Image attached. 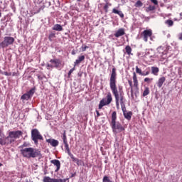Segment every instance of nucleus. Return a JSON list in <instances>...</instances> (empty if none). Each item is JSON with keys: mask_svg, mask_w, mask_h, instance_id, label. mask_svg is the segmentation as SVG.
<instances>
[{"mask_svg": "<svg viewBox=\"0 0 182 182\" xmlns=\"http://www.w3.org/2000/svg\"><path fill=\"white\" fill-rule=\"evenodd\" d=\"M21 154L26 159H42V152L41 149L36 148H25L20 150Z\"/></svg>", "mask_w": 182, "mask_h": 182, "instance_id": "1", "label": "nucleus"}, {"mask_svg": "<svg viewBox=\"0 0 182 182\" xmlns=\"http://www.w3.org/2000/svg\"><path fill=\"white\" fill-rule=\"evenodd\" d=\"M117 113L116 111H114L112 113L111 122H109L110 127L112 128V132L116 135L119 134V133H122V132H124V127L119 122H117Z\"/></svg>", "mask_w": 182, "mask_h": 182, "instance_id": "2", "label": "nucleus"}, {"mask_svg": "<svg viewBox=\"0 0 182 182\" xmlns=\"http://www.w3.org/2000/svg\"><path fill=\"white\" fill-rule=\"evenodd\" d=\"M31 140L34 141V144H36V146L39 144V141H43V136L41 134V132H39L38 129H33L31 130Z\"/></svg>", "mask_w": 182, "mask_h": 182, "instance_id": "3", "label": "nucleus"}, {"mask_svg": "<svg viewBox=\"0 0 182 182\" xmlns=\"http://www.w3.org/2000/svg\"><path fill=\"white\" fill-rule=\"evenodd\" d=\"M117 76L116 68H113L109 78V87L111 90H117V86L116 85V83H117V81L116 80V79H117Z\"/></svg>", "mask_w": 182, "mask_h": 182, "instance_id": "4", "label": "nucleus"}, {"mask_svg": "<svg viewBox=\"0 0 182 182\" xmlns=\"http://www.w3.org/2000/svg\"><path fill=\"white\" fill-rule=\"evenodd\" d=\"M112 100L113 98L112 97V93L108 92V94L106 96V98H103L100 101L98 109H103V107L110 105Z\"/></svg>", "mask_w": 182, "mask_h": 182, "instance_id": "5", "label": "nucleus"}, {"mask_svg": "<svg viewBox=\"0 0 182 182\" xmlns=\"http://www.w3.org/2000/svg\"><path fill=\"white\" fill-rule=\"evenodd\" d=\"M36 92V87H32L31 90L27 91L26 93H24L21 97V100H31L32 97H33V95H35V92Z\"/></svg>", "mask_w": 182, "mask_h": 182, "instance_id": "6", "label": "nucleus"}, {"mask_svg": "<svg viewBox=\"0 0 182 182\" xmlns=\"http://www.w3.org/2000/svg\"><path fill=\"white\" fill-rule=\"evenodd\" d=\"M22 134H23V132H22V131H20V130L11 131L9 133V136H7L5 138L6 141V140H9V139H19V137H21Z\"/></svg>", "mask_w": 182, "mask_h": 182, "instance_id": "7", "label": "nucleus"}, {"mask_svg": "<svg viewBox=\"0 0 182 182\" xmlns=\"http://www.w3.org/2000/svg\"><path fill=\"white\" fill-rule=\"evenodd\" d=\"M151 35H153L151 29L144 30L141 33V36L143 37L144 42H147V39H149V38L151 39Z\"/></svg>", "mask_w": 182, "mask_h": 182, "instance_id": "8", "label": "nucleus"}, {"mask_svg": "<svg viewBox=\"0 0 182 182\" xmlns=\"http://www.w3.org/2000/svg\"><path fill=\"white\" fill-rule=\"evenodd\" d=\"M15 42V38L14 37H5L2 45L4 46H9V45H12Z\"/></svg>", "mask_w": 182, "mask_h": 182, "instance_id": "9", "label": "nucleus"}, {"mask_svg": "<svg viewBox=\"0 0 182 182\" xmlns=\"http://www.w3.org/2000/svg\"><path fill=\"white\" fill-rule=\"evenodd\" d=\"M0 146H6V144L8 143L6 142V138L4 139L5 134H4V129H2V128H0Z\"/></svg>", "mask_w": 182, "mask_h": 182, "instance_id": "10", "label": "nucleus"}, {"mask_svg": "<svg viewBox=\"0 0 182 182\" xmlns=\"http://www.w3.org/2000/svg\"><path fill=\"white\" fill-rule=\"evenodd\" d=\"M46 142L48 143V144H50L52 147H58L59 146V141L50 138L48 139H46Z\"/></svg>", "mask_w": 182, "mask_h": 182, "instance_id": "11", "label": "nucleus"}, {"mask_svg": "<svg viewBox=\"0 0 182 182\" xmlns=\"http://www.w3.org/2000/svg\"><path fill=\"white\" fill-rule=\"evenodd\" d=\"M112 92L115 97L117 109H119V100L120 99V97L119 96V91H117V90H112Z\"/></svg>", "mask_w": 182, "mask_h": 182, "instance_id": "12", "label": "nucleus"}, {"mask_svg": "<svg viewBox=\"0 0 182 182\" xmlns=\"http://www.w3.org/2000/svg\"><path fill=\"white\" fill-rule=\"evenodd\" d=\"M51 164H54L56 166V169L55 170V173H58L59 170H60V161L58 159H53L50 161Z\"/></svg>", "mask_w": 182, "mask_h": 182, "instance_id": "13", "label": "nucleus"}, {"mask_svg": "<svg viewBox=\"0 0 182 182\" xmlns=\"http://www.w3.org/2000/svg\"><path fill=\"white\" fill-rule=\"evenodd\" d=\"M123 35H124V28H119L114 33L116 38H120V36H123Z\"/></svg>", "mask_w": 182, "mask_h": 182, "instance_id": "14", "label": "nucleus"}, {"mask_svg": "<svg viewBox=\"0 0 182 182\" xmlns=\"http://www.w3.org/2000/svg\"><path fill=\"white\" fill-rule=\"evenodd\" d=\"M124 119L127 120H132V116H133V112L132 111H129L123 114Z\"/></svg>", "mask_w": 182, "mask_h": 182, "instance_id": "15", "label": "nucleus"}, {"mask_svg": "<svg viewBox=\"0 0 182 182\" xmlns=\"http://www.w3.org/2000/svg\"><path fill=\"white\" fill-rule=\"evenodd\" d=\"M133 80H134V86L136 89H139V81L137 80V75H136V73H133Z\"/></svg>", "mask_w": 182, "mask_h": 182, "instance_id": "16", "label": "nucleus"}, {"mask_svg": "<svg viewBox=\"0 0 182 182\" xmlns=\"http://www.w3.org/2000/svg\"><path fill=\"white\" fill-rule=\"evenodd\" d=\"M50 62V63H54L55 68H59V65H60V60L57 58L51 59Z\"/></svg>", "mask_w": 182, "mask_h": 182, "instance_id": "17", "label": "nucleus"}, {"mask_svg": "<svg viewBox=\"0 0 182 182\" xmlns=\"http://www.w3.org/2000/svg\"><path fill=\"white\" fill-rule=\"evenodd\" d=\"M83 60H85V55L79 56L78 58L74 63L75 66H76V65H79L80 63H82V62H83Z\"/></svg>", "mask_w": 182, "mask_h": 182, "instance_id": "18", "label": "nucleus"}, {"mask_svg": "<svg viewBox=\"0 0 182 182\" xmlns=\"http://www.w3.org/2000/svg\"><path fill=\"white\" fill-rule=\"evenodd\" d=\"M165 82H166L165 77H161V78H159L157 83L158 87H161V86H163V83H164Z\"/></svg>", "mask_w": 182, "mask_h": 182, "instance_id": "19", "label": "nucleus"}, {"mask_svg": "<svg viewBox=\"0 0 182 182\" xmlns=\"http://www.w3.org/2000/svg\"><path fill=\"white\" fill-rule=\"evenodd\" d=\"M159 72H160V70L159 69L158 67L154 66L151 68V73H153V75H154V76H158Z\"/></svg>", "mask_w": 182, "mask_h": 182, "instance_id": "20", "label": "nucleus"}, {"mask_svg": "<svg viewBox=\"0 0 182 182\" xmlns=\"http://www.w3.org/2000/svg\"><path fill=\"white\" fill-rule=\"evenodd\" d=\"M53 30L58 31V32H60V31H63V28L60 24H55L53 27Z\"/></svg>", "mask_w": 182, "mask_h": 182, "instance_id": "21", "label": "nucleus"}, {"mask_svg": "<svg viewBox=\"0 0 182 182\" xmlns=\"http://www.w3.org/2000/svg\"><path fill=\"white\" fill-rule=\"evenodd\" d=\"M113 14H116L117 15H119L120 18H124V14H123V12L117 10L116 9H112Z\"/></svg>", "mask_w": 182, "mask_h": 182, "instance_id": "22", "label": "nucleus"}, {"mask_svg": "<svg viewBox=\"0 0 182 182\" xmlns=\"http://www.w3.org/2000/svg\"><path fill=\"white\" fill-rule=\"evenodd\" d=\"M148 95H150V88H149L148 87H145V90L143 92L142 96L144 97H146V96H147Z\"/></svg>", "mask_w": 182, "mask_h": 182, "instance_id": "23", "label": "nucleus"}, {"mask_svg": "<svg viewBox=\"0 0 182 182\" xmlns=\"http://www.w3.org/2000/svg\"><path fill=\"white\" fill-rule=\"evenodd\" d=\"M124 53H127V55H133L132 53V47L130 46H126L125 47V50H124Z\"/></svg>", "mask_w": 182, "mask_h": 182, "instance_id": "24", "label": "nucleus"}, {"mask_svg": "<svg viewBox=\"0 0 182 182\" xmlns=\"http://www.w3.org/2000/svg\"><path fill=\"white\" fill-rule=\"evenodd\" d=\"M62 139L64 144H68V139L66 137V131H64L63 134Z\"/></svg>", "mask_w": 182, "mask_h": 182, "instance_id": "25", "label": "nucleus"}, {"mask_svg": "<svg viewBox=\"0 0 182 182\" xmlns=\"http://www.w3.org/2000/svg\"><path fill=\"white\" fill-rule=\"evenodd\" d=\"M31 144L28 142H23V144L19 146V149H23V147H30Z\"/></svg>", "mask_w": 182, "mask_h": 182, "instance_id": "26", "label": "nucleus"}, {"mask_svg": "<svg viewBox=\"0 0 182 182\" xmlns=\"http://www.w3.org/2000/svg\"><path fill=\"white\" fill-rule=\"evenodd\" d=\"M118 90H119L118 95L119 93V96H122V95H123V86L119 85L118 86Z\"/></svg>", "mask_w": 182, "mask_h": 182, "instance_id": "27", "label": "nucleus"}, {"mask_svg": "<svg viewBox=\"0 0 182 182\" xmlns=\"http://www.w3.org/2000/svg\"><path fill=\"white\" fill-rule=\"evenodd\" d=\"M52 178L49 176H44L43 181V182H51Z\"/></svg>", "mask_w": 182, "mask_h": 182, "instance_id": "28", "label": "nucleus"}, {"mask_svg": "<svg viewBox=\"0 0 182 182\" xmlns=\"http://www.w3.org/2000/svg\"><path fill=\"white\" fill-rule=\"evenodd\" d=\"M136 8H140L143 6V3H141L140 1H137L136 3L135 4Z\"/></svg>", "mask_w": 182, "mask_h": 182, "instance_id": "29", "label": "nucleus"}, {"mask_svg": "<svg viewBox=\"0 0 182 182\" xmlns=\"http://www.w3.org/2000/svg\"><path fill=\"white\" fill-rule=\"evenodd\" d=\"M154 9H156V6H149L146 9V11H147V12H150V11H154Z\"/></svg>", "mask_w": 182, "mask_h": 182, "instance_id": "30", "label": "nucleus"}, {"mask_svg": "<svg viewBox=\"0 0 182 182\" xmlns=\"http://www.w3.org/2000/svg\"><path fill=\"white\" fill-rule=\"evenodd\" d=\"M136 73H138L139 75H141L142 76L143 72H141V69L139 68L138 66L136 67Z\"/></svg>", "mask_w": 182, "mask_h": 182, "instance_id": "31", "label": "nucleus"}, {"mask_svg": "<svg viewBox=\"0 0 182 182\" xmlns=\"http://www.w3.org/2000/svg\"><path fill=\"white\" fill-rule=\"evenodd\" d=\"M74 163H76L78 166H80V163H82V160L75 158V160L73 161Z\"/></svg>", "mask_w": 182, "mask_h": 182, "instance_id": "32", "label": "nucleus"}, {"mask_svg": "<svg viewBox=\"0 0 182 182\" xmlns=\"http://www.w3.org/2000/svg\"><path fill=\"white\" fill-rule=\"evenodd\" d=\"M165 23H166V25H168V26H173V24L174 23L172 20H167V21H166Z\"/></svg>", "mask_w": 182, "mask_h": 182, "instance_id": "33", "label": "nucleus"}, {"mask_svg": "<svg viewBox=\"0 0 182 182\" xmlns=\"http://www.w3.org/2000/svg\"><path fill=\"white\" fill-rule=\"evenodd\" d=\"M65 147V152L70 153V149H69V144H64Z\"/></svg>", "mask_w": 182, "mask_h": 182, "instance_id": "34", "label": "nucleus"}, {"mask_svg": "<svg viewBox=\"0 0 182 182\" xmlns=\"http://www.w3.org/2000/svg\"><path fill=\"white\" fill-rule=\"evenodd\" d=\"M121 108H122V110L123 112V114H124V113L127 112V110L126 109V105L125 104L122 105Z\"/></svg>", "mask_w": 182, "mask_h": 182, "instance_id": "35", "label": "nucleus"}, {"mask_svg": "<svg viewBox=\"0 0 182 182\" xmlns=\"http://www.w3.org/2000/svg\"><path fill=\"white\" fill-rule=\"evenodd\" d=\"M68 154L70 157V159L73 160V161L76 159V157H75V156H73V154H72V152H68Z\"/></svg>", "mask_w": 182, "mask_h": 182, "instance_id": "36", "label": "nucleus"}, {"mask_svg": "<svg viewBox=\"0 0 182 182\" xmlns=\"http://www.w3.org/2000/svg\"><path fill=\"white\" fill-rule=\"evenodd\" d=\"M68 154L70 157V159L73 160V161L76 159V157H75V156H73V154H72V152H68Z\"/></svg>", "mask_w": 182, "mask_h": 182, "instance_id": "37", "label": "nucleus"}, {"mask_svg": "<svg viewBox=\"0 0 182 182\" xmlns=\"http://www.w3.org/2000/svg\"><path fill=\"white\" fill-rule=\"evenodd\" d=\"M74 70H75V67L69 70L68 74V77H70V75H72V73H73Z\"/></svg>", "mask_w": 182, "mask_h": 182, "instance_id": "38", "label": "nucleus"}, {"mask_svg": "<svg viewBox=\"0 0 182 182\" xmlns=\"http://www.w3.org/2000/svg\"><path fill=\"white\" fill-rule=\"evenodd\" d=\"M1 75H5V76H12V73L4 72L2 71Z\"/></svg>", "mask_w": 182, "mask_h": 182, "instance_id": "39", "label": "nucleus"}, {"mask_svg": "<svg viewBox=\"0 0 182 182\" xmlns=\"http://www.w3.org/2000/svg\"><path fill=\"white\" fill-rule=\"evenodd\" d=\"M151 80H153V78H149V77H146L144 80V81L146 82V83H150V82H151Z\"/></svg>", "mask_w": 182, "mask_h": 182, "instance_id": "40", "label": "nucleus"}, {"mask_svg": "<svg viewBox=\"0 0 182 182\" xmlns=\"http://www.w3.org/2000/svg\"><path fill=\"white\" fill-rule=\"evenodd\" d=\"M14 141H15V139H9V140H6V143L7 144H6V145H7V144H12V143H14Z\"/></svg>", "mask_w": 182, "mask_h": 182, "instance_id": "41", "label": "nucleus"}, {"mask_svg": "<svg viewBox=\"0 0 182 182\" xmlns=\"http://www.w3.org/2000/svg\"><path fill=\"white\" fill-rule=\"evenodd\" d=\"M131 97L132 100H134V92L133 91V88H131Z\"/></svg>", "mask_w": 182, "mask_h": 182, "instance_id": "42", "label": "nucleus"}, {"mask_svg": "<svg viewBox=\"0 0 182 182\" xmlns=\"http://www.w3.org/2000/svg\"><path fill=\"white\" fill-rule=\"evenodd\" d=\"M123 99H124V97H123V95H120V105H125L124 102L123 101Z\"/></svg>", "mask_w": 182, "mask_h": 182, "instance_id": "43", "label": "nucleus"}, {"mask_svg": "<svg viewBox=\"0 0 182 182\" xmlns=\"http://www.w3.org/2000/svg\"><path fill=\"white\" fill-rule=\"evenodd\" d=\"M87 48H89V46H84V47H81L80 50L82 52H85Z\"/></svg>", "mask_w": 182, "mask_h": 182, "instance_id": "44", "label": "nucleus"}, {"mask_svg": "<svg viewBox=\"0 0 182 182\" xmlns=\"http://www.w3.org/2000/svg\"><path fill=\"white\" fill-rule=\"evenodd\" d=\"M148 75H150V71L143 72L142 76H147Z\"/></svg>", "mask_w": 182, "mask_h": 182, "instance_id": "45", "label": "nucleus"}, {"mask_svg": "<svg viewBox=\"0 0 182 182\" xmlns=\"http://www.w3.org/2000/svg\"><path fill=\"white\" fill-rule=\"evenodd\" d=\"M151 2H152V4H154V5L159 4V1H157V0H151Z\"/></svg>", "mask_w": 182, "mask_h": 182, "instance_id": "46", "label": "nucleus"}, {"mask_svg": "<svg viewBox=\"0 0 182 182\" xmlns=\"http://www.w3.org/2000/svg\"><path fill=\"white\" fill-rule=\"evenodd\" d=\"M97 116H95V120H97V117L100 116V112L99 111L96 110Z\"/></svg>", "mask_w": 182, "mask_h": 182, "instance_id": "47", "label": "nucleus"}, {"mask_svg": "<svg viewBox=\"0 0 182 182\" xmlns=\"http://www.w3.org/2000/svg\"><path fill=\"white\" fill-rule=\"evenodd\" d=\"M128 83H129L131 89H133V82H132V80H129Z\"/></svg>", "mask_w": 182, "mask_h": 182, "instance_id": "48", "label": "nucleus"}, {"mask_svg": "<svg viewBox=\"0 0 182 182\" xmlns=\"http://www.w3.org/2000/svg\"><path fill=\"white\" fill-rule=\"evenodd\" d=\"M136 99H137V95H139V88L136 89V92L134 93Z\"/></svg>", "mask_w": 182, "mask_h": 182, "instance_id": "49", "label": "nucleus"}, {"mask_svg": "<svg viewBox=\"0 0 182 182\" xmlns=\"http://www.w3.org/2000/svg\"><path fill=\"white\" fill-rule=\"evenodd\" d=\"M79 51L77 50H73L71 52L72 55H75V53H77Z\"/></svg>", "mask_w": 182, "mask_h": 182, "instance_id": "50", "label": "nucleus"}, {"mask_svg": "<svg viewBox=\"0 0 182 182\" xmlns=\"http://www.w3.org/2000/svg\"><path fill=\"white\" fill-rule=\"evenodd\" d=\"M82 75H83V71H80V72L77 73L78 77H80L81 76H82Z\"/></svg>", "mask_w": 182, "mask_h": 182, "instance_id": "51", "label": "nucleus"}, {"mask_svg": "<svg viewBox=\"0 0 182 182\" xmlns=\"http://www.w3.org/2000/svg\"><path fill=\"white\" fill-rule=\"evenodd\" d=\"M73 177H76V172L75 173H71V176H70V178H72Z\"/></svg>", "mask_w": 182, "mask_h": 182, "instance_id": "52", "label": "nucleus"}, {"mask_svg": "<svg viewBox=\"0 0 182 182\" xmlns=\"http://www.w3.org/2000/svg\"><path fill=\"white\" fill-rule=\"evenodd\" d=\"M178 39H180V41H182V33H181L178 35Z\"/></svg>", "mask_w": 182, "mask_h": 182, "instance_id": "53", "label": "nucleus"}, {"mask_svg": "<svg viewBox=\"0 0 182 182\" xmlns=\"http://www.w3.org/2000/svg\"><path fill=\"white\" fill-rule=\"evenodd\" d=\"M49 38H50V39L52 38H55V34L54 33L50 34Z\"/></svg>", "mask_w": 182, "mask_h": 182, "instance_id": "54", "label": "nucleus"}, {"mask_svg": "<svg viewBox=\"0 0 182 182\" xmlns=\"http://www.w3.org/2000/svg\"><path fill=\"white\" fill-rule=\"evenodd\" d=\"M51 182H58L57 178H51Z\"/></svg>", "mask_w": 182, "mask_h": 182, "instance_id": "55", "label": "nucleus"}, {"mask_svg": "<svg viewBox=\"0 0 182 182\" xmlns=\"http://www.w3.org/2000/svg\"><path fill=\"white\" fill-rule=\"evenodd\" d=\"M68 180H69V178H64L63 179V182L68 181Z\"/></svg>", "mask_w": 182, "mask_h": 182, "instance_id": "56", "label": "nucleus"}, {"mask_svg": "<svg viewBox=\"0 0 182 182\" xmlns=\"http://www.w3.org/2000/svg\"><path fill=\"white\" fill-rule=\"evenodd\" d=\"M57 182H63V179L62 178L57 179Z\"/></svg>", "mask_w": 182, "mask_h": 182, "instance_id": "57", "label": "nucleus"}, {"mask_svg": "<svg viewBox=\"0 0 182 182\" xmlns=\"http://www.w3.org/2000/svg\"><path fill=\"white\" fill-rule=\"evenodd\" d=\"M47 68H53V66L50 64H47Z\"/></svg>", "mask_w": 182, "mask_h": 182, "instance_id": "58", "label": "nucleus"}, {"mask_svg": "<svg viewBox=\"0 0 182 182\" xmlns=\"http://www.w3.org/2000/svg\"><path fill=\"white\" fill-rule=\"evenodd\" d=\"M2 166H4V164L0 163V167H2Z\"/></svg>", "mask_w": 182, "mask_h": 182, "instance_id": "59", "label": "nucleus"}, {"mask_svg": "<svg viewBox=\"0 0 182 182\" xmlns=\"http://www.w3.org/2000/svg\"><path fill=\"white\" fill-rule=\"evenodd\" d=\"M1 73H2V70H0V75H1Z\"/></svg>", "mask_w": 182, "mask_h": 182, "instance_id": "60", "label": "nucleus"}, {"mask_svg": "<svg viewBox=\"0 0 182 182\" xmlns=\"http://www.w3.org/2000/svg\"><path fill=\"white\" fill-rule=\"evenodd\" d=\"M26 182H31V181H28V179H26Z\"/></svg>", "mask_w": 182, "mask_h": 182, "instance_id": "61", "label": "nucleus"}, {"mask_svg": "<svg viewBox=\"0 0 182 182\" xmlns=\"http://www.w3.org/2000/svg\"><path fill=\"white\" fill-rule=\"evenodd\" d=\"M105 9L107 8V6H105Z\"/></svg>", "mask_w": 182, "mask_h": 182, "instance_id": "62", "label": "nucleus"}, {"mask_svg": "<svg viewBox=\"0 0 182 182\" xmlns=\"http://www.w3.org/2000/svg\"><path fill=\"white\" fill-rule=\"evenodd\" d=\"M1 12H0V18H1Z\"/></svg>", "mask_w": 182, "mask_h": 182, "instance_id": "63", "label": "nucleus"}, {"mask_svg": "<svg viewBox=\"0 0 182 182\" xmlns=\"http://www.w3.org/2000/svg\"><path fill=\"white\" fill-rule=\"evenodd\" d=\"M156 98L157 99V95H156Z\"/></svg>", "mask_w": 182, "mask_h": 182, "instance_id": "64", "label": "nucleus"}]
</instances>
